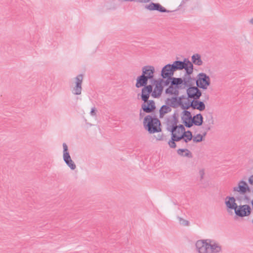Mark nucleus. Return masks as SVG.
I'll use <instances>...</instances> for the list:
<instances>
[{"mask_svg":"<svg viewBox=\"0 0 253 253\" xmlns=\"http://www.w3.org/2000/svg\"><path fill=\"white\" fill-rule=\"evenodd\" d=\"M90 114L92 115H95V107H93L91 108V111H90Z\"/></svg>","mask_w":253,"mask_h":253,"instance_id":"79ce46f5","label":"nucleus"},{"mask_svg":"<svg viewBox=\"0 0 253 253\" xmlns=\"http://www.w3.org/2000/svg\"><path fill=\"white\" fill-rule=\"evenodd\" d=\"M199 173L200 176V181H202L205 175V169H200Z\"/></svg>","mask_w":253,"mask_h":253,"instance_id":"e433bc0d","label":"nucleus"},{"mask_svg":"<svg viewBox=\"0 0 253 253\" xmlns=\"http://www.w3.org/2000/svg\"><path fill=\"white\" fill-rule=\"evenodd\" d=\"M153 84H148L143 87L141 89V92L137 94V98L140 99L142 101L147 102L150 97V95L152 96Z\"/></svg>","mask_w":253,"mask_h":253,"instance_id":"6e6552de","label":"nucleus"},{"mask_svg":"<svg viewBox=\"0 0 253 253\" xmlns=\"http://www.w3.org/2000/svg\"><path fill=\"white\" fill-rule=\"evenodd\" d=\"M63 159L64 161L72 170H74L76 168V166L71 158L68 151V146L65 143H63Z\"/></svg>","mask_w":253,"mask_h":253,"instance_id":"0eeeda50","label":"nucleus"},{"mask_svg":"<svg viewBox=\"0 0 253 253\" xmlns=\"http://www.w3.org/2000/svg\"><path fill=\"white\" fill-rule=\"evenodd\" d=\"M249 183L252 185H253V175H251L249 178Z\"/></svg>","mask_w":253,"mask_h":253,"instance_id":"ea45409f","label":"nucleus"},{"mask_svg":"<svg viewBox=\"0 0 253 253\" xmlns=\"http://www.w3.org/2000/svg\"><path fill=\"white\" fill-rule=\"evenodd\" d=\"M195 81L197 86L203 89H207L211 84V80L209 76L206 73L202 72L198 74L197 79H195Z\"/></svg>","mask_w":253,"mask_h":253,"instance_id":"423d86ee","label":"nucleus"},{"mask_svg":"<svg viewBox=\"0 0 253 253\" xmlns=\"http://www.w3.org/2000/svg\"><path fill=\"white\" fill-rule=\"evenodd\" d=\"M252 222H253V218Z\"/></svg>","mask_w":253,"mask_h":253,"instance_id":"09e8293b","label":"nucleus"},{"mask_svg":"<svg viewBox=\"0 0 253 253\" xmlns=\"http://www.w3.org/2000/svg\"><path fill=\"white\" fill-rule=\"evenodd\" d=\"M236 200H241V199L239 197L235 198L232 196H227L225 199V204L226 207V209L228 211H230L232 210H236L238 206L236 203Z\"/></svg>","mask_w":253,"mask_h":253,"instance_id":"9d476101","label":"nucleus"},{"mask_svg":"<svg viewBox=\"0 0 253 253\" xmlns=\"http://www.w3.org/2000/svg\"><path fill=\"white\" fill-rule=\"evenodd\" d=\"M233 191L238 192L240 194L244 195L247 191H250V189L247 183L243 180H242L238 183V186L233 188Z\"/></svg>","mask_w":253,"mask_h":253,"instance_id":"412c9836","label":"nucleus"},{"mask_svg":"<svg viewBox=\"0 0 253 253\" xmlns=\"http://www.w3.org/2000/svg\"><path fill=\"white\" fill-rule=\"evenodd\" d=\"M250 22L253 24V18L251 19Z\"/></svg>","mask_w":253,"mask_h":253,"instance_id":"a18cd8bd","label":"nucleus"},{"mask_svg":"<svg viewBox=\"0 0 253 253\" xmlns=\"http://www.w3.org/2000/svg\"><path fill=\"white\" fill-rule=\"evenodd\" d=\"M155 68L153 66L147 65L144 66L142 69V75L145 76L152 83L154 80Z\"/></svg>","mask_w":253,"mask_h":253,"instance_id":"dca6fc26","label":"nucleus"},{"mask_svg":"<svg viewBox=\"0 0 253 253\" xmlns=\"http://www.w3.org/2000/svg\"><path fill=\"white\" fill-rule=\"evenodd\" d=\"M178 114L177 113V111H175L174 113L173 114L171 121L173 122V125H177V123H178Z\"/></svg>","mask_w":253,"mask_h":253,"instance_id":"72a5a7b5","label":"nucleus"},{"mask_svg":"<svg viewBox=\"0 0 253 253\" xmlns=\"http://www.w3.org/2000/svg\"><path fill=\"white\" fill-rule=\"evenodd\" d=\"M172 77H167L166 80H164V79H163L162 78V79H159L158 80L164 87L165 86H168L171 84L172 82Z\"/></svg>","mask_w":253,"mask_h":253,"instance_id":"7c9ffc66","label":"nucleus"},{"mask_svg":"<svg viewBox=\"0 0 253 253\" xmlns=\"http://www.w3.org/2000/svg\"><path fill=\"white\" fill-rule=\"evenodd\" d=\"M151 83V84L155 85L154 88L152 90V96L155 98H159L163 92L164 89L163 85H162L158 80L154 79Z\"/></svg>","mask_w":253,"mask_h":253,"instance_id":"9b49d317","label":"nucleus"},{"mask_svg":"<svg viewBox=\"0 0 253 253\" xmlns=\"http://www.w3.org/2000/svg\"><path fill=\"white\" fill-rule=\"evenodd\" d=\"M141 108L144 112L150 113L154 112L156 107L154 100H148L147 102L143 101L141 104Z\"/></svg>","mask_w":253,"mask_h":253,"instance_id":"f3484780","label":"nucleus"},{"mask_svg":"<svg viewBox=\"0 0 253 253\" xmlns=\"http://www.w3.org/2000/svg\"><path fill=\"white\" fill-rule=\"evenodd\" d=\"M209 122H209V124H205L203 126L201 127L202 130H205L207 132L211 129V126L210 125L213 124V120L212 118Z\"/></svg>","mask_w":253,"mask_h":253,"instance_id":"2f4dec72","label":"nucleus"},{"mask_svg":"<svg viewBox=\"0 0 253 253\" xmlns=\"http://www.w3.org/2000/svg\"><path fill=\"white\" fill-rule=\"evenodd\" d=\"M145 8L150 11L156 10L161 13L171 12V11L166 9L159 3H155L153 2H151L149 4H146Z\"/></svg>","mask_w":253,"mask_h":253,"instance_id":"4468645a","label":"nucleus"},{"mask_svg":"<svg viewBox=\"0 0 253 253\" xmlns=\"http://www.w3.org/2000/svg\"><path fill=\"white\" fill-rule=\"evenodd\" d=\"M184 98H185V95L179 96L173 95L170 98H168L165 101V104L169 105L171 108H176L180 106L182 109L185 110L186 101H184Z\"/></svg>","mask_w":253,"mask_h":253,"instance_id":"39448f33","label":"nucleus"},{"mask_svg":"<svg viewBox=\"0 0 253 253\" xmlns=\"http://www.w3.org/2000/svg\"><path fill=\"white\" fill-rule=\"evenodd\" d=\"M173 125V122L171 121V119H168L167 121V130L170 132L171 131H176V127L177 125Z\"/></svg>","mask_w":253,"mask_h":253,"instance_id":"c85d7f7f","label":"nucleus"},{"mask_svg":"<svg viewBox=\"0 0 253 253\" xmlns=\"http://www.w3.org/2000/svg\"><path fill=\"white\" fill-rule=\"evenodd\" d=\"M184 126H185L183 125H177L176 133L178 134H183L185 131Z\"/></svg>","mask_w":253,"mask_h":253,"instance_id":"473e14b6","label":"nucleus"},{"mask_svg":"<svg viewBox=\"0 0 253 253\" xmlns=\"http://www.w3.org/2000/svg\"><path fill=\"white\" fill-rule=\"evenodd\" d=\"M195 79L194 78L189 77L186 80H184L183 88L187 87L186 93L187 96L185 95V98L184 99V101H191V100H195L199 99L202 96V91L197 86H194V82Z\"/></svg>","mask_w":253,"mask_h":253,"instance_id":"f257e3e1","label":"nucleus"},{"mask_svg":"<svg viewBox=\"0 0 253 253\" xmlns=\"http://www.w3.org/2000/svg\"><path fill=\"white\" fill-rule=\"evenodd\" d=\"M198 130L200 132L199 133H201V134H203V133H204L205 132H206V135L207 134V132H206V131H205V130H202L201 129V127L199 128Z\"/></svg>","mask_w":253,"mask_h":253,"instance_id":"a19ab883","label":"nucleus"},{"mask_svg":"<svg viewBox=\"0 0 253 253\" xmlns=\"http://www.w3.org/2000/svg\"><path fill=\"white\" fill-rule=\"evenodd\" d=\"M192 119V116L191 112L187 110H183L181 113V121L186 127H191Z\"/></svg>","mask_w":253,"mask_h":253,"instance_id":"2eb2a0df","label":"nucleus"},{"mask_svg":"<svg viewBox=\"0 0 253 253\" xmlns=\"http://www.w3.org/2000/svg\"><path fill=\"white\" fill-rule=\"evenodd\" d=\"M186 3L185 1L184 0H182L181 2L180 5H183Z\"/></svg>","mask_w":253,"mask_h":253,"instance_id":"37998d69","label":"nucleus"},{"mask_svg":"<svg viewBox=\"0 0 253 253\" xmlns=\"http://www.w3.org/2000/svg\"><path fill=\"white\" fill-rule=\"evenodd\" d=\"M174 72L172 64H168L162 68L161 75L163 79H166L167 77H172Z\"/></svg>","mask_w":253,"mask_h":253,"instance_id":"a211bd4d","label":"nucleus"},{"mask_svg":"<svg viewBox=\"0 0 253 253\" xmlns=\"http://www.w3.org/2000/svg\"><path fill=\"white\" fill-rule=\"evenodd\" d=\"M151 0H134V1L144 3H147L149 2Z\"/></svg>","mask_w":253,"mask_h":253,"instance_id":"4c0bfd02","label":"nucleus"},{"mask_svg":"<svg viewBox=\"0 0 253 253\" xmlns=\"http://www.w3.org/2000/svg\"><path fill=\"white\" fill-rule=\"evenodd\" d=\"M124 1H126V0H124Z\"/></svg>","mask_w":253,"mask_h":253,"instance_id":"8fccbe9b","label":"nucleus"},{"mask_svg":"<svg viewBox=\"0 0 253 253\" xmlns=\"http://www.w3.org/2000/svg\"><path fill=\"white\" fill-rule=\"evenodd\" d=\"M185 110L192 108L193 110H198L200 111H204L206 108V106L203 101H200L199 99L191 100V101H186Z\"/></svg>","mask_w":253,"mask_h":253,"instance_id":"1a4fd4ad","label":"nucleus"},{"mask_svg":"<svg viewBox=\"0 0 253 253\" xmlns=\"http://www.w3.org/2000/svg\"><path fill=\"white\" fill-rule=\"evenodd\" d=\"M142 108H141V109L140 110V113H139V118L140 119H141L143 118V117L145 115V112H142Z\"/></svg>","mask_w":253,"mask_h":253,"instance_id":"58836bf2","label":"nucleus"},{"mask_svg":"<svg viewBox=\"0 0 253 253\" xmlns=\"http://www.w3.org/2000/svg\"><path fill=\"white\" fill-rule=\"evenodd\" d=\"M206 136V132L203 134L201 133L197 134L196 136H193V141L194 143H199L202 142L205 140V137Z\"/></svg>","mask_w":253,"mask_h":253,"instance_id":"c756f323","label":"nucleus"},{"mask_svg":"<svg viewBox=\"0 0 253 253\" xmlns=\"http://www.w3.org/2000/svg\"><path fill=\"white\" fill-rule=\"evenodd\" d=\"M209 248L208 253H219L221 250V246L217 243L214 242L210 239V242H209Z\"/></svg>","mask_w":253,"mask_h":253,"instance_id":"4be33fe9","label":"nucleus"},{"mask_svg":"<svg viewBox=\"0 0 253 253\" xmlns=\"http://www.w3.org/2000/svg\"><path fill=\"white\" fill-rule=\"evenodd\" d=\"M126 1H134V0H126Z\"/></svg>","mask_w":253,"mask_h":253,"instance_id":"de8ad7c7","label":"nucleus"},{"mask_svg":"<svg viewBox=\"0 0 253 253\" xmlns=\"http://www.w3.org/2000/svg\"><path fill=\"white\" fill-rule=\"evenodd\" d=\"M235 213L239 217H245L251 214V209L248 205H240L235 210Z\"/></svg>","mask_w":253,"mask_h":253,"instance_id":"f8f14e48","label":"nucleus"},{"mask_svg":"<svg viewBox=\"0 0 253 253\" xmlns=\"http://www.w3.org/2000/svg\"><path fill=\"white\" fill-rule=\"evenodd\" d=\"M180 223L184 226H188L189 225V222L185 219H184L181 217H178Z\"/></svg>","mask_w":253,"mask_h":253,"instance_id":"c9c22d12","label":"nucleus"},{"mask_svg":"<svg viewBox=\"0 0 253 253\" xmlns=\"http://www.w3.org/2000/svg\"><path fill=\"white\" fill-rule=\"evenodd\" d=\"M177 152L181 156L186 157L189 158H192L193 157L192 153L187 149H179Z\"/></svg>","mask_w":253,"mask_h":253,"instance_id":"bb28decb","label":"nucleus"},{"mask_svg":"<svg viewBox=\"0 0 253 253\" xmlns=\"http://www.w3.org/2000/svg\"><path fill=\"white\" fill-rule=\"evenodd\" d=\"M143 125L149 133L160 132L162 131L161 122L155 116L152 117L149 115L146 116L144 119Z\"/></svg>","mask_w":253,"mask_h":253,"instance_id":"7ed1b4c3","label":"nucleus"},{"mask_svg":"<svg viewBox=\"0 0 253 253\" xmlns=\"http://www.w3.org/2000/svg\"><path fill=\"white\" fill-rule=\"evenodd\" d=\"M156 140L158 141H167V139L166 138V136L164 135L163 134H158L157 136L156 137Z\"/></svg>","mask_w":253,"mask_h":253,"instance_id":"f704fd0d","label":"nucleus"},{"mask_svg":"<svg viewBox=\"0 0 253 253\" xmlns=\"http://www.w3.org/2000/svg\"><path fill=\"white\" fill-rule=\"evenodd\" d=\"M184 80L181 78H172V82L169 86L166 89L167 94L179 95V89H183Z\"/></svg>","mask_w":253,"mask_h":253,"instance_id":"20e7f679","label":"nucleus"},{"mask_svg":"<svg viewBox=\"0 0 253 253\" xmlns=\"http://www.w3.org/2000/svg\"><path fill=\"white\" fill-rule=\"evenodd\" d=\"M183 140L185 143H188V142L190 141L191 140H193V136L192 134V132L190 130H187L182 134Z\"/></svg>","mask_w":253,"mask_h":253,"instance_id":"cd10ccee","label":"nucleus"},{"mask_svg":"<svg viewBox=\"0 0 253 253\" xmlns=\"http://www.w3.org/2000/svg\"><path fill=\"white\" fill-rule=\"evenodd\" d=\"M171 108L170 106L167 104L163 105L159 110L160 115L159 117L160 118H163L165 114L171 112Z\"/></svg>","mask_w":253,"mask_h":253,"instance_id":"a878e982","label":"nucleus"},{"mask_svg":"<svg viewBox=\"0 0 253 253\" xmlns=\"http://www.w3.org/2000/svg\"><path fill=\"white\" fill-rule=\"evenodd\" d=\"M83 80V74H80L75 78L76 85L73 89V93L75 95H80L81 94L82 87V84Z\"/></svg>","mask_w":253,"mask_h":253,"instance_id":"6ab92c4d","label":"nucleus"},{"mask_svg":"<svg viewBox=\"0 0 253 253\" xmlns=\"http://www.w3.org/2000/svg\"><path fill=\"white\" fill-rule=\"evenodd\" d=\"M149 79L145 77V76L140 75L137 77L136 79V82L135 84V86L137 88H140L141 87H144L147 84Z\"/></svg>","mask_w":253,"mask_h":253,"instance_id":"5701e85b","label":"nucleus"},{"mask_svg":"<svg viewBox=\"0 0 253 253\" xmlns=\"http://www.w3.org/2000/svg\"><path fill=\"white\" fill-rule=\"evenodd\" d=\"M171 139L168 141L169 146L171 148H175L176 147L175 142H178L183 139L182 134L177 135L176 131H171Z\"/></svg>","mask_w":253,"mask_h":253,"instance_id":"aec40b11","label":"nucleus"},{"mask_svg":"<svg viewBox=\"0 0 253 253\" xmlns=\"http://www.w3.org/2000/svg\"><path fill=\"white\" fill-rule=\"evenodd\" d=\"M191 62H192V64H194L197 66H201L203 63L201 56L198 53L193 54L191 57Z\"/></svg>","mask_w":253,"mask_h":253,"instance_id":"393cba45","label":"nucleus"},{"mask_svg":"<svg viewBox=\"0 0 253 253\" xmlns=\"http://www.w3.org/2000/svg\"><path fill=\"white\" fill-rule=\"evenodd\" d=\"M86 124H87V125H88V126H92V124H90V123H86Z\"/></svg>","mask_w":253,"mask_h":253,"instance_id":"49530a36","label":"nucleus"},{"mask_svg":"<svg viewBox=\"0 0 253 253\" xmlns=\"http://www.w3.org/2000/svg\"><path fill=\"white\" fill-rule=\"evenodd\" d=\"M209 242L210 239L199 240L196 243V247L199 253H208Z\"/></svg>","mask_w":253,"mask_h":253,"instance_id":"ddd939ff","label":"nucleus"},{"mask_svg":"<svg viewBox=\"0 0 253 253\" xmlns=\"http://www.w3.org/2000/svg\"><path fill=\"white\" fill-rule=\"evenodd\" d=\"M203 117L201 113L194 115L192 117L191 127L194 125L201 126L203 123Z\"/></svg>","mask_w":253,"mask_h":253,"instance_id":"b1692460","label":"nucleus"},{"mask_svg":"<svg viewBox=\"0 0 253 253\" xmlns=\"http://www.w3.org/2000/svg\"><path fill=\"white\" fill-rule=\"evenodd\" d=\"M174 71L177 70H182L184 69L185 73L184 76L181 78L183 80H186L187 78L191 77V75L193 72V65L188 58H185L183 61L176 60L172 64Z\"/></svg>","mask_w":253,"mask_h":253,"instance_id":"f03ea898","label":"nucleus"},{"mask_svg":"<svg viewBox=\"0 0 253 253\" xmlns=\"http://www.w3.org/2000/svg\"><path fill=\"white\" fill-rule=\"evenodd\" d=\"M245 199L246 200H248H248H249V197H248L247 196H246V195H245Z\"/></svg>","mask_w":253,"mask_h":253,"instance_id":"c03bdc74","label":"nucleus"}]
</instances>
